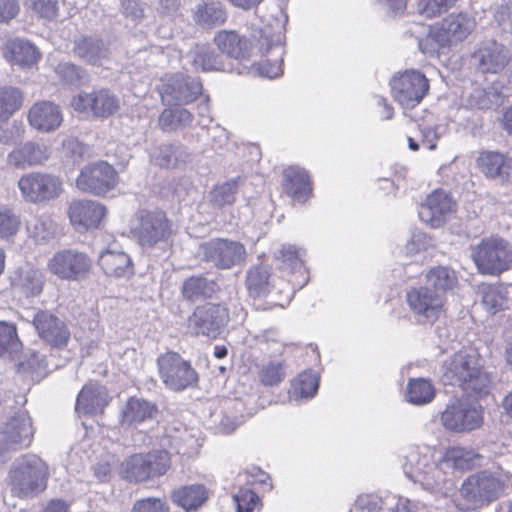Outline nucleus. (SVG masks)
<instances>
[{"label":"nucleus","instance_id":"51","mask_svg":"<svg viewBox=\"0 0 512 512\" xmlns=\"http://www.w3.org/2000/svg\"><path fill=\"white\" fill-rule=\"evenodd\" d=\"M237 183L235 180L216 186L211 192V202L217 207L231 205L235 201Z\"/></svg>","mask_w":512,"mask_h":512},{"label":"nucleus","instance_id":"35","mask_svg":"<svg viewBox=\"0 0 512 512\" xmlns=\"http://www.w3.org/2000/svg\"><path fill=\"white\" fill-rule=\"evenodd\" d=\"M6 56L10 62L22 68H29L37 63L40 54L37 48L23 39L9 40L6 44Z\"/></svg>","mask_w":512,"mask_h":512},{"label":"nucleus","instance_id":"10","mask_svg":"<svg viewBox=\"0 0 512 512\" xmlns=\"http://www.w3.org/2000/svg\"><path fill=\"white\" fill-rule=\"evenodd\" d=\"M198 255L214 267L228 270L243 264L247 252L245 246L238 241L217 238L201 244Z\"/></svg>","mask_w":512,"mask_h":512},{"label":"nucleus","instance_id":"48","mask_svg":"<svg viewBox=\"0 0 512 512\" xmlns=\"http://www.w3.org/2000/svg\"><path fill=\"white\" fill-rule=\"evenodd\" d=\"M23 96L14 87L0 88V122L7 121L22 106Z\"/></svg>","mask_w":512,"mask_h":512},{"label":"nucleus","instance_id":"52","mask_svg":"<svg viewBox=\"0 0 512 512\" xmlns=\"http://www.w3.org/2000/svg\"><path fill=\"white\" fill-rule=\"evenodd\" d=\"M21 226L20 217L11 209L0 210V238L9 239L17 234Z\"/></svg>","mask_w":512,"mask_h":512},{"label":"nucleus","instance_id":"58","mask_svg":"<svg viewBox=\"0 0 512 512\" xmlns=\"http://www.w3.org/2000/svg\"><path fill=\"white\" fill-rule=\"evenodd\" d=\"M455 2L456 0H420L418 10L426 17H434L450 8Z\"/></svg>","mask_w":512,"mask_h":512},{"label":"nucleus","instance_id":"33","mask_svg":"<svg viewBox=\"0 0 512 512\" xmlns=\"http://www.w3.org/2000/svg\"><path fill=\"white\" fill-rule=\"evenodd\" d=\"M283 178L284 189L293 200L306 202L312 192L307 172L299 167H289L284 170Z\"/></svg>","mask_w":512,"mask_h":512},{"label":"nucleus","instance_id":"47","mask_svg":"<svg viewBox=\"0 0 512 512\" xmlns=\"http://www.w3.org/2000/svg\"><path fill=\"white\" fill-rule=\"evenodd\" d=\"M27 231L35 241H47L54 237L56 225L51 216L47 214L37 215L27 223Z\"/></svg>","mask_w":512,"mask_h":512},{"label":"nucleus","instance_id":"7","mask_svg":"<svg viewBox=\"0 0 512 512\" xmlns=\"http://www.w3.org/2000/svg\"><path fill=\"white\" fill-rule=\"evenodd\" d=\"M442 426L453 433H470L484 422L483 407L468 398L450 401L440 414Z\"/></svg>","mask_w":512,"mask_h":512},{"label":"nucleus","instance_id":"62","mask_svg":"<svg viewBox=\"0 0 512 512\" xmlns=\"http://www.w3.org/2000/svg\"><path fill=\"white\" fill-rule=\"evenodd\" d=\"M19 12L17 0H0V22H8Z\"/></svg>","mask_w":512,"mask_h":512},{"label":"nucleus","instance_id":"2","mask_svg":"<svg viewBox=\"0 0 512 512\" xmlns=\"http://www.w3.org/2000/svg\"><path fill=\"white\" fill-rule=\"evenodd\" d=\"M512 490V473L500 466L471 474L461 485L460 493L477 507L489 505Z\"/></svg>","mask_w":512,"mask_h":512},{"label":"nucleus","instance_id":"56","mask_svg":"<svg viewBox=\"0 0 512 512\" xmlns=\"http://www.w3.org/2000/svg\"><path fill=\"white\" fill-rule=\"evenodd\" d=\"M27 3L42 18L52 20L58 15V0H27Z\"/></svg>","mask_w":512,"mask_h":512},{"label":"nucleus","instance_id":"29","mask_svg":"<svg viewBox=\"0 0 512 512\" xmlns=\"http://www.w3.org/2000/svg\"><path fill=\"white\" fill-rule=\"evenodd\" d=\"M28 120L30 125L38 131L50 132L61 125L63 117L57 105L49 101H41L30 108Z\"/></svg>","mask_w":512,"mask_h":512},{"label":"nucleus","instance_id":"41","mask_svg":"<svg viewBox=\"0 0 512 512\" xmlns=\"http://www.w3.org/2000/svg\"><path fill=\"white\" fill-rule=\"evenodd\" d=\"M21 349L22 343L15 325L0 321V357L16 359Z\"/></svg>","mask_w":512,"mask_h":512},{"label":"nucleus","instance_id":"24","mask_svg":"<svg viewBox=\"0 0 512 512\" xmlns=\"http://www.w3.org/2000/svg\"><path fill=\"white\" fill-rule=\"evenodd\" d=\"M472 58L482 73H498L507 65L510 54L504 45L487 40L479 44Z\"/></svg>","mask_w":512,"mask_h":512},{"label":"nucleus","instance_id":"20","mask_svg":"<svg viewBox=\"0 0 512 512\" xmlns=\"http://www.w3.org/2000/svg\"><path fill=\"white\" fill-rule=\"evenodd\" d=\"M455 203L444 190H435L421 204L418 214L421 221L432 228L442 226L454 212Z\"/></svg>","mask_w":512,"mask_h":512},{"label":"nucleus","instance_id":"43","mask_svg":"<svg viewBox=\"0 0 512 512\" xmlns=\"http://www.w3.org/2000/svg\"><path fill=\"white\" fill-rule=\"evenodd\" d=\"M216 289V283L201 276H192L186 279L182 285L183 297L195 301L201 297H211Z\"/></svg>","mask_w":512,"mask_h":512},{"label":"nucleus","instance_id":"39","mask_svg":"<svg viewBox=\"0 0 512 512\" xmlns=\"http://www.w3.org/2000/svg\"><path fill=\"white\" fill-rule=\"evenodd\" d=\"M246 287L253 298L267 295L271 288L269 269L263 265H254L246 274Z\"/></svg>","mask_w":512,"mask_h":512},{"label":"nucleus","instance_id":"45","mask_svg":"<svg viewBox=\"0 0 512 512\" xmlns=\"http://www.w3.org/2000/svg\"><path fill=\"white\" fill-rule=\"evenodd\" d=\"M258 377L265 386H277L286 377V364L283 360H269L258 366Z\"/></svg>","mask_w":512,"mask_h":512},{"label":"nucleus","instance_id":"53","mask_svg":"<svg viewBox=\"0 0 512 512\" xmlns=\"http://www.w3.org/2000/svg\"><path fill=\"white\" fill-rule=\"evenodd\" d=\"M89 147L79 142L78 139L70 137L63 141L62 156L67 162L76 164L89 153Z\"/></svg>","mask_w":512,"mask_h":512},{"label":"nucleus","instance_id":"27","mask_svg":"<svg viewBox=\"0 0 512 512\" xmlns=\"http://www.w3.org/2000/svg\"><path fill=\"white\" fill-rule=\"evenodd\" d=\"M476 27V20L466 12L452 13L440 24L441 36L449 43H457L466 39Z\"/></svg>","mask_w":512,"mask_h":512},{"label":"nucleus","instance_id":"63","mask_svg":"<svg viewBox=\"0 0 512 512\" xmlns=\"http://www.w3.org/2000/svg\"><path fill=\"white\" fill-rule=\"evenodd\" d=\"M159 125L163 130L176 129L174 109H165L159 116Z\"/></svg>","mask_w":512,"mask_h":512},{"label":"nucleus","instance_id":"34","mask_svg":"<svg viewBox=\"0 0 512 512\" xmlns=\"http://www.w3.org/2000/svg\"><path fill=\"white\" fill-rule=\"evenodd\" d=\"M157 413V407L142 398L131 397L122 410L121 422L123 425L136 427L151 420Z\"/></svg>","mask_w":512,"mask_h":512},{"label":"nucleus","instance_id":"21","mask_svg":"<svg viewBox=\"0 0 512 512\" xmlns=\"http://www.w3.org/2000/svg\"><path fill=\"white\" fill-rule=\"evenodd\" d=\"M68 215L77 231L86 232L99 227L106 215V208L93 200H75L68 208Z\"/></svg>","mask_w":512,"mask_h":512},{"label":"nucleus","instance_id":"6","mask_svg":"<svg viewBox=\"0 0 512 512\" xmlns=\"http://www.w3.org/2000/svg\"><path fill=\"white\" fill-rule=\"evenodd\" d=\"M130 231L141 247L153 248L168 241L173 225L163 211L140 210L131 219Z\"/></svg>","mask_w":512,"mask_h":512},{"label":"nucleus","instance_id":"50","mask_svg":"<svg viewBox=\"0 0 512 512\" xmlns=\"http://www.w3.org/2000/svg\"><path fill=\"white\" fill-rule=\"evenodd\" d=\"M292 395L295 398H311L319 387V377L313 371L303 372L293 382Z\"/></svg>","mask_w":512,"mask_h":512},{"label":"nucleus","instance_id":"37","mask_svg":"<svg viewBox=\"0 0 512 512\" xmlns=\"http://www.w3.org/2000/svg\"><path fill=\"white\" fill-rule=\"evenodd\" d=\"M190 154L181 145L163 144L151 153V161L165 168L177 167L188 161Z\"/></svg>","mask_w":512,"mask_h":512},{"label":"nucleus","instance_id":"17","mask_svg":"<svg viewBox=\"0 0 512 512\" xmlns=\"http://www.w3.org/2000/svg\"><path fill=\"white\" fill-rule=\"evenodd\" d=\"M117 184V172L107 162L99 161L85 166L77 180L78 189L101 195L113 189Z\"/></svg>","mask_w":512,"mask_h":512},{"label":"nucleus","instance_id":"60","mask_svg":"<svg viewBox=\"0 0 512 512\" xmlns=\"http://www.w3.org/2000/svg\"><path fill=\"white\" fill-rule=\"evenodd\" d=\"M256 340L258 341V343H263L267 345H278L279 348H275L274 351H280V348L284 347L283 338L276 328H269L267 330L262 331L260 334L256 336Z\"/></svg>","mask_w":512,"mask_h":512},{"label":"nucleus","instance_id":"5","mask_svg":"<svg viewBox=\"0 0 512 512\" xmlns=\"http://www.w3.org/2000/svg\"><path fill=\"white\" fill-rule=\"evenodd\" d=\"M470 257L482 275L498 276L510 269L512 249L501 237L491 236L470 246Z\"/></svg>","mask_w":512,"mask_h":512},{"label":"nucleus","instance_id":"44","mask_svg":"<svg viewBox=\"0 0 512 512\" xmlns=\"http://www.w3.org/2000/svg\"><path fill=\"white\" fill-rule=\"evenodd\" d=\"M435 389L429 380L411 379L407 386L406 399L415 405H424L433 400Z\"/></svg>","mask_w":512,"mask_h":512},{"label":"nucleus","instance_id":"46","mask_svg":"<svg viewBox=\"0 0 512 512\" xmlns=\"http://www.w3.org/2000/svg\"><path fill=\"white\" fill-rule=\"evenodd\" d=\"M426 281L428 285L434 288L432 289L433 291H437L442 294L455 286L457 278L455 272L450 268L437 266L428 271L426 274Z\"/></svg>","mask_w":512,"mask_h":512},{"label":"nucleus","instance_id":"54","mask_svg":"<svg viewBox=\"0 0 512 512\" xmlns=\"http://www.w3.org/2000/svg\"><path fill=\"white\" fill-rule=\"evenodd\" d=\"M56 73L63 82L70 85H81L87 80L84 70L72 63H60Z\"/></svg>","mask_w":512,"mask_h":512},{"label":"nucleus","instance_id":"23","mask_svg":"<svg viewBox=\"0 0 512 512\" xmlns=\"http://www.w3.org/2000/svg\"><path fill=\"white\" fill-rule=\"evenodd\" d=\"M39 337L53 347H62L68 343L70 332L60 318L48 311H38L32 320Z\"/></svg>","mask_w":512,"mask_h":512},{"label":"nucleus","instance_id":"57","mask_svg":"<svg viewBox=\"0 0 512 512\" xmlns=\"http://www.w3.org/2000/svg\"><path fill=\"white\" fill-rule=\"evenodd\" d=\"M433 245V239L430 236L421 231H416L408 240L405 250L407 255L413 256L421 251H425L428 248L433 247Z\"/></svg>","mask_w":512,"mask_h":512},{"label":"nucleus","instance_id":"26","mask_svg":"<svg viewBox=\"0 0 512 512\" xmlns=\"http://www.w3.org/2000/svg\"><path fill=\"white\" fill-rule=\"evenodd\" d=\"M106 388L98 383H88L79 392L75 410L78 414L92 415L102 413L109 403Z\"/></svg>","mask_w":512,"mask_h":512},{"label":"nucleus","instance_id":"4","mask_svg":"<svg viewBox=\"0 0 512 512\" xmlns=\"http://www.w3.org/2000/svg\"><path fill=\"white\" fill-rule=\"evenodd\" d=\"M48 476L47 464L35 454H26L13 463L8 478L12 493L24 498L42 491Z\"/></svg>","mask_w":512,"mask_h":512},{"label":"nucleus","instance_id":"40","mask_svg":"<svg viewBox=\"0 0 512 512\" xmlns=\"http://www.w3.org/2000/svg\"><path fill=\"white\" fill-rule=\"evenodd\" d=\"M226 19V11L220 2L199 4L194 12L195 22L204 28L222 25Z\"/></svg>","mask_w":512,"mask_h":512},{"label":"nucleus","instance_id":"13","mask_svg":"<svg viewBox=\"0 0 512 512\" xmlns=\"http://www.w3.org/2000/svg\"><path fill=\"white\" fill-rule=\"evenodd\" d=\"M169 465V455L165 451L135 454L123 462L122 473L130 482H141L163 475Z\"/></svg>","mask_w":512,"mask_h":512},{"label":"nucleus","instance_id":"12","mask_svg":"<svg viewBox=\"0 0 512 512\" xmlns=\"http://www.w3.org/2000/svg\"><path fill=\"white\" fill-rule=\"evenodd\" d=\"M202 90L199 79L182 73L165 75L158 86L161 99L167 105L191 103L202 94Z\"/></svg>","mask_w":512,"mask_h":512},{"label":"nucleus","instance_id":"1","mask_svg":"<svg viewBox=\"0 0 512 512\" xmlns=\"http://www.w3.org/2000/svg\"><path fill=\"white\" fill-rule=\"evenodd\" d=\"M484 457L475 450L464 447H451L436 457L433 450L413 449L406 456L405 474L414 482L420 483L429 491L446 487L449 474L454 470H469L483 464Z\"/></svg>","mask_w":512,"mask_h":512},{"label":"nucleus","instance_id":"3","mask_svg":"<svg viewBox=\"0 0 512 512\" xmlns=\"http://www.w3.org/2000/svg\"><path fill=\"white\" fill-rule=\"evenodd\" d=\"M442 381L446 385L459 386L468 393L487 394L492 380L483 371L475 355L457 352L442 365Z\"/></svg>","mask_w":512,"mask_h":512},{"label":"nucleus","instance_id":"32","mask_svg":"<svg viewBox=\"0 0 512 512\" xmlns=\"http://www.w3.org/2000/svg\"><path fill=\"white\" fill-rule=\"evenodd\" d=\"M44 283L45 278L42 272L28 264L18 268L11 277L12 286L21 290L27 297L40 295Z\"/></svg>","mask_w":512,"mask_h":512},{"label":"nucleus","instance_id":"31","mask_svg":"<svg viewBox=\"0 0 512 512\" xmlns=\"http://www.w3.org/2000/svg\"><path fill=\"white\" fill-rule=\"evenodd\" d=\"M191 64L196 70L203 72L212 71H233V67L230 64H226L223 61L221 55H219L212 47L207 45H197L189 52Z\"/></svg>","mask_w":512,"mask_h":512},{"label":"nucleus","instance_id":"11","mask_svg":"<svg viewBox=\"0 0 512 512\" xmlns=\"http://www.w3.org/2000/svg\"><path fill=\"white\" fill-rule=\"evenodd\" d=\"M157 366L161 380L171 390L181 391L198 381V375L190 363L176 352L169 351L160 355Z\"/></svg>","mask_w":512,"mask_h":512},{"label":"nucleus","instance_id":"49","mask_svg":"<svg viewBox=\"0 0 512 512\" xmlns=\"http://www.w3.org/2000/svg\"><path fill=\"white\" fill-rule=\"evenodd\" d=\"M482 303L492 314L502 310L507 304L506 292L503 287L483 284L479 287Z\"/></svg>","mask_w":512,"mask_h":512},{"label":"nucleus","instance_id":"55","mask_svg":"<svg viewBox=\"0 0 512 512\" xmlns=\"http://www.w3.org/2000/svg\"><path fill=\"white\" fill-rule=\"evenodd\" d=\"M237 506V512H254L259 509L260 498L258 495L247 488H242L234 496Z\"/></svg>","mask_w":512,"mask_h":512},{"label":"nucleus","instance_id":"64","mask_svg":"<svg viewBox=\"0 0 512 512\" xmlns=\"http://www.w3.org/2000/svg\"><path fill=\"white\" fill-rule=\"evenodd\" d=\"M175 112V120H176V128L177 127H186L191 125L193 120V115L190 111L184 108L174 109Z\"/></svg>","mask_w":512,"mask_h":512},{"label":"nucleus","instance_id":"25","mask_svg":"<svg viewBox=\"0 0 512 512\" xmlns=\"http://www.w3.org/2000/svg\"><path fill=\"white\" fill-rule=\"evenodd\" d=\"M98 263L108 276L127 277L133 274V265L130 256L123 251L117 241H113L102 250Z\"/></svg>","mask_w":512,"mask_h":512},{"label":"nucleus","instance_id":"15","mask_svg":"<svg viewBox=\"0 0 512 512\" xmlns=\"http://www.w3.org/2000/svg\"><path fill=\"white\" fill-rule=\"evenodd\" d=\"M392 96L402 107L413 108L429 91L426 76L417 70H406L390 82Z\"/></svg>","mask_w":512,"mask_h":512},{"label":"nucleus","instance_id":"36","mask_svg":"<svg viewBox=\"0 0 512 512\" xmlns=\"http://www.w3.org/2000/svg\"><path fill=\"white\" fill-rule=\"evenodd\" d=\"M74 52L85 62L98 64L108 56L109 50L101 39L84 36L75 41Z\"/></svg>","mask_w":512,"mask_h":512},{"label":"nucleus","instance_id":"28","mask_svg":"<svg viewBox=\"0 0 512 512\" xmlns=\"http://www.w3.org/2000/svg\"><path fill=\"white\" fill-rule=\"evenodd\" d=\"M480 171L489 178L512 182V158L499 152L486 151L477 159Z\"/></svg>","mask_w":512,"mask_h":512},{"label":"nucleus","instance_id":"38","mask_svg":"<svg viewBox=\"0 0 512 512\" xmlns=\"http://www.w3.org/2000/svg\"><path fill=\"white\" fill-rule=\"evenodd\" d=\"M218 49L226 56L240 59L245 56L247 42L235 31L222 30L214 37Z\"/></svg>","mask_w":512,"mask_h":512},{"label":"nucleus","instance_id":"30","mask_svg":"<svg viewBox=\"0 0 512 512\" xmlns=\"http://www.w3.org/2000/svg\"><path fill=\"white\" fill-rule=\"evenodd\" d=\"M304 256L305 251L302 248H297L291 244L282 245L275 256L276 260L279 261L280 269L301 276L302 279L300 281L293 282L299 288H302L308 282L307 271L304 268L303 262Z\"/></svg>","mask_w":512,"mask_h":512},{"label":"nucleus","instance_id":"61","mask_svg":"<svg viewBox=\"0 0 512 512\" xmlns=\"http://www.w3.org/2000/svg\"><path fill=\"white\" fill-rule=\"evenodd\" d=\"M257 71L261 76L273 79L283 73L281 62L271 63L270 60H263L257 66Z\"/></svg>","mask_w":512,"mask_h":512},{"label":"nucleus","instance_id":"22","mask_svg":"<svg viewBox=\"0 0 512 512\" xmlns=\"http://www.w3.org/2000/svg\"><path fill=\"white\" fill-rule=\"evenodd\" d=\"M51 156V149L43 142L26 141L20 143L7 155V164L16 169L25 170L43 165Z\"/></svg>","mask_w":512,"mask_h":512},{"label":"nucleus","instance_id":"19","mask_svg":"<svg viewBox=\"0 0 512 512\" xmlns=\"http://www.w3.org/2000/svg\"><path fill=\"white\" fill-rule=\"evenodd\" d=\"M33 435L34 429L28 413L19 411L3 425L0 440L15 452L29 447Z\"/></svg>","mask_w":512,"mask_h":512},{"label":"nucleus","instance_id":"9","mask_svg":"<svg viewBox=\"0 0 512 512\" xmlns=\"http://www.w3.org/2000/svg\"><path fill=\"white\" fill-rule=\"evenodd\" d=\"M92 259L77 249H63L56 252L48 261V270L61 280L81 281L92 271Z\"/></svg>","mask_w":512,"mask_h":512},{"label":"nucleus","instance_id":"18","mask_svg":"<svg viewBox=\"0 0 512 512\" xmlns=\"http://www.w3.org/2000/svg\"><path fill=\"white\" fill-rule=\"evenodd\" d=\"M71 105L78 112L104 118L117 112L119 100L108 90L102 89L91 93H79L73 97Z\"/></svg>","mask_w":512,"mask_h":512},{"label":"nucleus","instance_id":"16","mask_svg":"<svg viewBox=\"0 0 512 512\" xmlns=\"http://www.w3.org/2000/svg\"><path fill=\"white\" fill-rule=\"evenodd\" d=\"M408 307L419 323H433L443 313L444 299L441 293L428 286L410 289L406 294Z\"/></svg>","mask_w":512,"mask_h":512},{"label":"nucleus","instance_id":"42","mask_svg":"<svg viewBox=\"0 0 512 512\" xmlns=\"http://www.w3.org/2000/svg\"><path fill=\"white\" fill-rule=\"evenodd\" d=\"M172 501L185 510L196 509L206 499L205 488L202 485L182 487L172 492Z\"/></svg>","mask_w":512,"mask_h":512},{"label":"nucleus","instance_id":"59","mask_svg":"<svg viewBox=\"0 0 512 512\" xmlns=\"http://www.w3.org/2000/svg\"><path fill=\"white\" fill-rule=\"evenodd\" d=\"M132 512H169V506L159 498H145L135 502Z\"/></svg>","mask_w":512,"mask_h":512},{"label":"nucleus","instance_id":"14","mask_svg":"<svg viewBox=\"0 0 512 512\" xmlns=\"http://www.w3.org/2000/svg\"><path fill=\"white\" fill-rule=\"evenodd\" d=\"M229 321L228 308L222 304L207 303L198 306L188 318V329L194 335L216 338Z\"/></svg>","mask_w":512,"mask_h":512},{"label":"nucleus","instance_id":"8","mask_svg":"<svg viewBox=\"0 0 512 512\" xmlns=\"http://www.w3.org/2000/svg\"><path fill=\"white\" fill-rule=\"evenodd\" d=\"M17 187L22 198L32 204L55 200L63 191V183L58 176L40 171L23 174L17 182Z\"/></svg>","mask_w":512,"mask_h":512}]
</instances>
